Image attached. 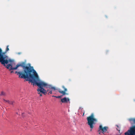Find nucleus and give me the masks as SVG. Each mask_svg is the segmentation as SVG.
<instances>
[{
	"instance_id": "9d476101",
	"label": "nucleus",
	"mask_w": 135,
	"mask_h": 135,
	"mask_svg": "<svg viewBox=\"0 0 135 135\" xmlns=\"http://www.w3.org/2000/svg\"><path fill=\"white\" fill-rule=\"evenodd\" d=\"M6 95V93L3 91H2L0 94L1 96H5Z\"/></svg>"
},
{
	"instance_id": "0eeeda50",
	"label": "nucleus",
	"mask_w": 135,
	"mask_h": 135,
	"mask_svg": "<svg viewBox=\"0 0 135 135\" xmlns=\"http://www.w3.org/2000/svg\"><path fill=\"white\" fill-rule=\"evenodd\" d=\"M62 88L64 89V91H62L61 89H59V93L62 94L63 95H68V94L66 93V92L67 91V89L64 86H62Z\"/></svg>"
},
{
	"instance_id": "aec40b11",
	"label": "nucleus",
	"mask_w": 135,
	"mask_h": 135,
	"mask_svg": "<svg viewBox=\"0 0 135 135\" xmlns=\"http://www.w3.org/2000/svg\"><path fill=\"white\" fill-rule=\"evenodd\" d=\"M84 113H83V115H84Z\"/></svg>"
},
{
	"instance_id": "4468645a",
	"label": "nucleus",
	"mask_w": 135,
	"mask_h": 135,
	"mask_svg": "<svg viewBox=\"0 0 135 135\" xmlns=\"http://www.w3.org/2000/svg\"><path fill=\"white\" fill-rule=\"evenodd\" d=\"M24 114H25L23 113H22V116L23 117H24Z\"/></svg>"
},
{
	"instance_id": "1a4fd4ad",
	"label": "nucleus",
	"mask_w": 135,
	"mask_h": 135,
	"mask_svg": "<svg viewBox=\"0 0 135 135\" xmlns=\"http://www.w3.org/2000/svg\"><path fill=\"white\" fill-rule=\"evenodd\" d=\"M128 120L131 124H135V118H131L129 119Z\"/></svg>"
},
{
	"instance_id": "f8f14e48",
	"label": "nucleus",
	"mask_w": 135,
	"mask_h": 135,
	"mask_svg": "<svg viewBox=\"0 0 135 135\" xmlns=\"http://www.w3.org/2000/svg\"><path fill=\"white\" fill-rule=\"evenodd\" d=\"M52 90H50V91L49 92V93H48V94H49V93H50V94H52Z\"/></svg>"
},
{
	"instance_id": "6ab92c4d",
	"label": "nucleus",
	"mask_w": 135,
	"mask_h": 135,
	"mask_svg": "<svg viewBox=\"0 0 135 135\" xmlns=\"http://www.w3.org/2000/svg\"><path fill=\"white\" fill-rule=\"evenodd\" d=\"M4 100L6 101V102H7V101H6L4 99Z\"/></svg>"
},
{
	"instance_id": "39448f33",
	"label": "nucleus",
	"mask_w": 135,
	"mask_h": 135,
	"mask_svg": "<svg viewBox=\"0 0 135 135\" xmlns=\"http://www.w3.org/2000/svg\"><path fill=\"white\" fill-rule=\"evenodd\" d=\"M108 127L107 126H105L103 127L102 125H100L99 126L98 131L99 132L100 131V132H102L103 134H104V133L106 132L107 131Z\"/></svg>"
},
{
	"instance_id": "f257e3e1",
	"label": "nucleus",
	"mask_w": 135,
	"mask_h": 135,
	"mask_svg": "<svg viewBox=\"0 0 135 135\" xmlns=\"http://www.w3.org/2000/svg\"><path fill=\"white\" fill-rule=\"evenodd\" d=\"M25 66V63L24 62L17 64L15 68L13 67L11 64H9V68H10L9 69V71H10L12 70H16L18 67H21L23 69V71L19 72L16 71L15 73L18 75L20 78H23L26 79V81H29L30 82L33 83V85L35 84L37 85L40 88L38 89L37 90L38 93L40 94V96H42L40 93H42L44 95L47 93L46 90L44 88L46 89L48 88L54 90H56L55 87H53L51 85H48L47 83L41 81L33 67H28Z\"/></svg>"
},
{
	"instance_id": "423d86ee",
	"label": "nucleus",
	"mask_w": 135,
	"mask_h": 135,
	"mask_svg": "<svg viewBox=\"0 0 135 135\" xmlns=\"http://www.w3.org/2000/svg\"><path fill=\"white\" fill-rule=\"evenodd\" d=\"M0 62L8 69V60H0Z\"/></svg>"
},
{
	"instance_id": "20e7f679",
	"label": "nucleus",
	"mask_w": 135,
	"mask_h": 135,
	"mask_svg": "<svg viewBox=\"0 0 135 135\" xmlns=\"http://www.w3.org/2000/svg\"><path fill=\"white\" fill-rule=\"evenodd\" d=\"M8 50V46H7L6 51L4 52H2V50L0 49V59H7L8 57L6 54V51Z\"/></svg>"
},
{
	"instance_id": "9b49d317",
	"label": "nucleus",
	"mask_w": 135,
	"mask_h": 135,
	"mask_svg": "<svg viewBox=\"0 0 135 135\" xmlns=\"http://www.w3.org/2000/svg\"><path fill=\"white\" fill-rule=\"evenodd\" d=\"M15 102L13 101H11L9 102V104L11 105H13L15 104Z\"/></svg>"
},
{
	"instance_id": "2eb2a0df",
	"label": "nucleus",
	"mask_w": 135,
	"mask_h": 135,
	"mask_svg": "<svg viewBox=\"0 0 135 135\" xmlns=\"http://www.w3.org/2000/svg\"><path fill=\"white\" fill-rule=\"evenodd\" d=\"M12 60H9V62H11L12 61Z\"/></svg>"
},
{
	"instance_id": "dca6fc26",
	"label": "nucleus",
	"mask_w": 135,
	"mask_h": 135,
	"mask_svg": "<svg viewBox=\"0 0 135 135\" xmlns=\"http://www.w3.org/2000/svg\"><path fill=\"white\" fill-rule=\"evenodd\" d=\"M52 97H56V96H54V95H52Z\"/></svg>"
},
{
	"instance_id": "6e6552de",
	"label": "nucleus",
	"mask_w": 135,
	"mask_h": 135,
	"mask_svg": "<svg viewBox=\"0 0 135 135\" xmlns=\"http://www.w3.org/2000/svg\"><path fill=\"white\" fill-rule=\"evenodd\" d=\"M69 100L70 99L69 98H67L66 97L61 99V101L63 103H67L69 101Z\"/></svg>"
},
{
	"instance_id": "f3484780",
	"label": "nucleus",
	"mask_w": 135,
	"mask_h": 135,
	"mask_svg": "<svg viewBox=\"0 0 135 135\" xmlns=\"http://www.w3.org/2000/svg\"><path fill=\"white\" fill-rule=\"evenodd\" d=\"M11 73H12L13 72V71H11Z\"/></svg>"
},
{
	"instance_id": "ddd939ff",
	"label": "nucleus",
	"mask_w": 135,
	"mask_h": 135,
	"mask_svg": "<svg viewBox=\"0 0 135 135\" xmlns=\"http://www.w3.org/2000/svg\"><path fill=\"white\" fill-rule=\"evenodd\" d=\"M55 97L57 98H60L61 97V96H56V97Z\"/></svg>"
},
{
	"instance_id": "412c9836",
	"label": "nucleus",
	"mask_w": 135,
	"mask_h": 135,
	"mask_svg": "<svg viewBox=\"0 0 135 135\" xmlns=\"http://www.w3.org/2000/svg\"><path fill=\"white\" fill-rule=\"evenodd\" d=\"M99 134H100V132H99Z\"/></svg>"
},
{
	"instance_id": "7ed1b4c3",
	"label": "nucleus",
	"mask_w": 135,
	"mask_h": 135,
	"mask_svg": "<svg viewBox=\"0 0 135 135\" xmlns=\"http://www.w3.org/2000/svg\"><path fill=\"white\" fill-rule=\"evenodd\" d=\"M124 134L125 135H135V125L130 127Z\"/></svg>"
},
{
	"instance_id": "a211bd4d",
	"label": "nucleus",
	"mask_w": 135,
	"mask_h": 135,
	"mask_svg": "<svg viewBox=\"0 0 135 135\" xmlns=\"http://www.w3.org/2000/svg\"><path fill=\"white\" fill-rule=\"evenodd\" d=\"M49 91V90L48 89H47V91L46 90V91H47H47Z\"/></svg>"
},
{
	"instance_id": "f03ea898",
	"label": "nucleus",
	"mask_w": 135,
	"mask_h": 135,
	"mask_svg": "<svg viewBox=\"0 0 135 135\" xmlns=\"http://www.w3.org/2000/svg\"><path fill=\"white\" fill-rule=\"evenodd\" d=\"M86 119L88 121L87 123L89 126L91 131L94 127L93 125L95 124L96 122L97 121V119L94 117L93 113H91L90 115Z\"/></svg>"
}]
</instances>
